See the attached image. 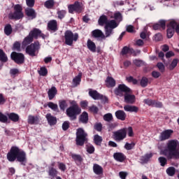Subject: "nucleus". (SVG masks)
<instances>
[{
    "instance_id": "1",
    "label": "nucleus",
    "mask_w": 179,
    "mask_h": 179,
    "mask_svg": "<svg viewBox=\"0 0 179 179\" xmlns=\"http://www.w3.org/2000/svg\"><path fill=\"white\" fill-rule=\"evenodd\" d=\"M7 159L8 162H18L22 166H26L27 163V155L24 150L19 148L17 146H12L7 153Z\"/></svg>"
},
{
    "instance_id": "2",
    "label": "nucleus",
    "mask_w": 179,
    "mask_h": 179,
    "mask_svg": "<svg viewBox=\"0 0 179 179\" xmlns=\"http://www.w3.org/2000/svg\"><path fill=\"white\" fill-rule=\"evenodd\" d=\"M99 26H104L106 37H110L114 34V29L118 27V22L115 20H108V17L106 15H102L98 20Z\"/></svg>"
},
{
    "instance_id": "3",
    "label": "nucleus",
    "mask_w": 179,
    "mask_h": 179,
    "mask_svg": "<svg viewBox=\"0 0 179 179\" xmlns=\"http://www.w3.org/2000/svg\"><path fill=\"white\" fill-rule=\"evenodd\" d=\"M132 90L124 84H120L114 90V94L119 97L124 96V101L127 104H134L135 103V95L130 94Z\"/></svg>"
},
{
    "instance_id": "4",
    "label": "nucleus",
    "mask_w": 179,
    "mask_h": 179,
    "mask_svg": "<svg viewBox=\"0 0 179 179\" xmlns=\"http://www.w3.org/2000/svg\"><path fill=\"white\" fill-rule=\"evenodd\" d=\"M178 145L179 143L177 140H170L168 141L166 148L164 150V155L166 156L168 160H171V159L178 160L179 150H177Z\"/></svg>"
},
{
    "instance_id": "5",
    "label": "nucleus",
    "mask_w": 179,
    "mask_h": 179,
    "mask_svg": "<svg viewBox=\"0 0 179 179\" xmlns=\"http://www.w3.org/2000/svg\"><path fill=\"white\" fill-rule=\"evenodd\" d=\"M70 106L66 109V114L69 117L71 121H75L78 118V115L82 113V108L79 107L78 102L75 100L69 101Z\"/></svg>"
},
{
    "instance_id": "6",
    "label": "nucleus",
    "mask_w": 179,
    "mask_h": 179,
    "mask_svg": "<svg viewBox=\"0 0 179 179\" xmlns=\"http://www.w3.org/2000/svg\"><path fill=\"white\" fill-rule=\"evenodd\" d=\"M14 12L10 13L8 14V19L10 20H20L24 17V14L23 13V7L20 4H15L13 6Z\"/></svg>"
},
{
    "instance_id": "7",
    "label": "nucleus",
    "mask_w": 179,
    "mask_h": 179,
    "mask_svg": "<svg viewBox=\"0 0 179 179\" xmlns=\"http://www.w3.org/2000/svg\"><path fill=\"white\" fill-rule=\"evenodd\" d=\"M76 142L77 146H83L87 143V133L83 128H78L76 131Z\"/></svg>"
},
{
    "instance_id": "8",
    "label": "nucleus",
    "mask_w": 179,
    "mask_h": 179,
    "mask_svg": "<svg viewBox=\"0 0 179 179\" xmlns=\"http://www.w3.org/2000/svg\"><path fill=\"white\" fill-rule=\"evenodd\" d=\"M39 50L40 42L36 41L34 43H31L26 47L25 52L29 55V57H37V54H38Z\"/></svg>"
},
{
    "instance_id": "9",
    "label": "nucleus",
    "mask_w": 179,
    "mask_h": 179,
    "mask_svg": "<svg viewBox=\"0 0 179 179\" xmlns=\"http://www.w3.org/2000/svg\"><path fill=\"white\" fill-rule=\"evenodd\" d=\"M78 38H79L78 33L73 34V32L71 30H67L64 33V40L66 45H73V41H78Z\"/></svg>"
},
{
    "instance_id": "10",
    "label": "nucleus",
    "mask_w": 179,
    "mask_h": 179,
    "mask_svg": "<svg viewBox=\"0 0 179 179\" xmlns=\"http://www.w3.org/2000/svg\"><path fill=\"white\" fill-rule=\"evenodd\" d=\"M12 61H14L17 65H23L24 64V55L22 52H12L10 54Z\"/></svg>"
},
{
    "instance_id": "11",
    "label": "nucleus",
    "mask_w": 179,
    "mask_h": 179,
    "mask_svg": "<svg viewBox=\"0 0 179 179\" xmlns=\"http://www.w3.org/2000/svg\"><path fill=\"white\" fill-rule=\"evenodd\" d=\"M69 13L73 14V12L76 13H82L83 12V5L82 3L76 1L73 4H70L68 6Z\"/></svg>"
},
{
    "instance_id": "12",
    "label": "nucleus",
    "mask_w": 179,
    "mask_h": 179,
    "mask_svg": "<svg viewBox=\"0 0 179 179\" xmlns=\"http://www.w3.org/2000/svg\"><path fill=\"white\" fill-rule=\"evenodd\" d=\"M115 140L120 142L127 138V128L120 129L113 134Z\"/></svg>"
},
{
    "instance_id": "13",
    "label": "nucleus",
    "mask_w": 179,
    "mask_h": 179,
    "mask_svg": "<svg viewBox=\"0 0 179 179\" xmlns=\"http://www.w3.org/2000/svg\"><path fill=\"white\" fill-rule=\"evenodd\" d=\"M29 34L31 36V37L34 40V38H35V40H37V38H38V37H41L43 40L45 39V34H43V32H41V30H40L39 29H37V28L33 29L31 31H30Z\"/></svg>"
},
{
    "instance_id": "14",
    "label": "nucleus",
    "mask_w": 179,
    "mask_h": 179,
    "mask_svg": "<svg viewBox=\"0 0 179 179\" xmlns=\"http://www.w3.org/2000/svg\"><path fill=\"white\" fill-rule=\"evenodd\" d=\"M47 30L48 31H52V33H55V31H58V22L55 20H51L48 22Z\"/></svg>"
},
{
    "instance_id": "15",
    "label": "nucleus",
    "mask_w": 179,
    "mask_h": 179,
    "mask_svg": "<svg viewBox=\"0 0 179 179\" xmlns=\"http://www.w3.org/2000/svg\"><path fill=\"white\" fill-rule=\"evenodd\" d=\"M173 131L172 129H167L162 131L159 136V141L163 142V141H167V139H170V137L171 135H173Z\"/></svg>"
},
{
    "instance_id": "16",
    "label": "nucleus",
    "mask_w": 179,
    "mask_h": 179,
    "mask_svg": "<svg viewBox=\"0 0 179 179\" xmlns=\"http://www.w3.org/2000/svg\"><path fill=\"white\" fill-rule=\"evenodd\" d=\"M25 15L31 20L37 17V13H36V10L32 8H27L25 9Z\"/></svg>"
},
{
    "instance_id": "17",
    "label": "nucleus",
    "mask_w": 179,
    "mask_h": 179,
    "mask_svg": "<svg viewBox=\"0 0 179 179\" xmlns=\"http://www.w3.org/2000/svg\"><path fill=\"white\" fill-rule=\"evenodd\" d=\"M121 54L122 55H127V54L133 55V57H136V52L132 48H129L128 46H124L122 49Z\"/></svg>"
},
{
    "instance_id": "18",
    "label": "nucleus",
    "mask_w": 179,
    "mask_h": 179,
    "mask_svg": "<svg viewBox=\"0 0 179 179\" xmlns=\"http://www.w3.org/2000/svg\"><path fill=\"white\" fill-rule=\"evenodd\" d=\"M113 159H115L116 162L123 163V162L127 160V156H125V155H124L122 152H115L113 154Z\"/></svg>"
},
{
    "instance_id": "19",
    "label": "nucleus",
    "mask_w": 179,
    "mask_h": 179,
    "mask_svg": "<svg viewBox=\"0 0 179 179\" xmlns=\"http://www.w3.org/2000/svg\"><path fill=\"white\" fill-rule=\"evenodd\" d=\"M71 157L77 166H80L82 163H83V157H82V155L71 153Z\"/></svg>"
},
{
    "instance_id": "20",
    "label": "nucleus",
    "mask_w": 179,
    "mask_h": 179,
    "mask_svg": "<svg viewBox=\"0 0 179 179\" xmlns=\"http://www.w3.org/2000/svg\"><path fill=\"white\" fill-rule=\"evenodd\" d=\"M92 36L94 37V38H107L106 36V34L103 33L101 30L100 29H94V31H92Z\"/></svg>"
},
{
    "instance_id": "21",
    "label": "nucleus",
    "mask_w": 179,
    "mask_h": 179,
    "mask_svg": "<svg viewBox=\"0 0 179 179\" xmlns=\"http://www.w3.org/2000/svg\"><path fill=\"white\" fill-rule=\"evenodd\" d=\"M45 118L50 127L57 125V117L53 116L52 115H51V113H48L45 115Z\"/></svg>"
},
{
    "instance_id": "22",
    "label": "nucleus",
    "mask_w": 179,
    "mask_h": 179,
    "mask_svg": "<svg viewBox=\"0 0 179 179\" xmlns=\"http://www.w3.org/2000/svg\"><path fill=\"white\" fill-rule=\"evenodd\" d=\"M154 30H160L161 29H162L163 30H164V29H166V20H160L158 23L155 24L152 26Z\"/></svg>"
},
{
    "instance_id": "23",
    "label": "nucleus",
    "mask_w": 179,
    "mask_h": 179,
    "mask_svg": "<svg viewBox=\"0 0 179 179\" xmlns=\"http://www.w3.org/2000/svg\"><path fill=\"white\" fill-rule=\"evenodd\" d=\"M34 39L31 37V36L29 34L28 36H27L22 43V48H26V47H27V45H29V44H31L32 41H34Z\"/></svg>"
},
{
    "instance_id": "24",
    "label": "nucleus",
    "mask_w": 179,
    "mask_h": 179,
    "mask_svg": "<svg viewBox=\"0 0 179 179\" xmlns=\"http://www.w3.org/2000/svg\"><path fill=\"white\" fill-rule=\"evenodd\" d=\"M88 94L94 100H99L101 94L99 93L96 90L89 89Z\"/></svg>"
},
{
    "instance_id": "25",
    "label": "nucleus",
    "mask_w": 179,
    "mask_h": 179,
    "mask_svg": "<svg viewBox=\"0 0 179 179\" xmlns=\"http://www.w3.org/2000/svg\"><path fill=\"white\" fill-rule=\"evenodd\" d=\"M115 115L117 120H120V121H125L127 118V113L124 110H117L115 113Z\"/></svg>"
},
{
    "instance_id": "26",
    "label": "nucleus",
    "mask_w": 179,
    "mask_h": 179,
    "mask_svg": "<svg viewBox=\"0 0 179 179\" xmlns=\"http://www.w3.org/2000/svg\"><path fill=\"white\" fill-rule=\"evenodd\" d=\"M79 122L82 124H87L89 122V114L87 112L84 111L79 117Z\"/></svg>"
},
{
    "instance_id": "27",
    "label": "nucleus",
    "mask_w": 179,
    "mask_h": 179,
    "mask_svg": "<svg viewBox=\"0 0 179 179\" xmlns=\"http://www.w3.org/2000/svg\"><path fill=\"white\" fill-rule=\"evenodd\" d=\"M93 171L96 176H101L103 173V167L97 164H94Z\"/></svg>"
},
{
    "instance_id": "28",
    "label": "nucleus",
    "mask_w": 179,
    "mask_h": 179,
    "mask_svg": "<svg viewBox=\"0 0 179 179\" xmlns=\"http://www.w3.org/2000/svg\"><path fill=\"white\" fill-rule=\"evenodd\" d=\"M27 122L30 125H37V124L39 122L38 117L29 115L28 116Z\"/></svg>"
},
{
    "instance_id": "29",
    "label": "nucleus",
    "mask_w": 179,
    "mask_h": 179,
    "mask_svg": "<svg viewBox=\"0 0 179 179\" xmlns=\"http://www.w3.org/2000/svg\"><path fill=\"white\" fill-rule=\"evenodd\" d=\"M105 83L106 87H115L116 82L113 77L108 76Z\"/></svg>"
},
{
    "instance_id": "30",
    "label": "nucleus",
    "mask_w": 179,
    "mask_h": 179,
    "mask_svg": "<svg viewBox=\"0 0 179 179\" xmlns=\"http://www.w3.org/2000/svg\"><path fill=\"white\" fill-rule=\"evenodd\" d=\"M124 110L129 113H138V111H139V108L136 106L125 105L124 106Z\"/></svg>"
},
{
    "instance_id": "31",
    "label": "nucleus",
    "mask_w": 179,
    "mask_h": 179,
    "mask_svg": "<svg viewBox=\"0 0 179 179\" xmlns=\"http://www.w3.org/2000/svg\"><path fill=\"white\" fill-rule=\"evenodd\" d=\"M8 120L13 121V122H18L19 120H20V117L17 113H10L8 114Z\"/></svg>"
},
{
    "instance_id": "32",
    "label": "nucleus",
    "mask_w": 179,
    "mask_h": 179,
    "mask_svg": "<svg viewBox=\"0 0 179 179\" xmlns=\"http://www.w3.org/2000/svg\"><path fill=\"white\" fill-rule=\"evenodd\" d=\"M57 90L55 87H52L48 92L49 100H52L57 96Z\"/></svg>"
},
{
    "instance_id": "33",
    "label": "nucleus",
    "mask_w": 179,
    "mask_h": 179,
    "mask_svg": "<svg viewBox=\"0 0 179 179\" xmlns=\"http://www.w3.org/2000/svg\"><path fill=\"white\" fill-rule=\"evenodd\" d=\"M87 47L92 52H96V43L92 40L88 39L87 41Z\"/></svg>"
},
{
    "instance_id": "34",
    "label": "nucleus",
    "mask_w": 179,
    "mask_h": 179,
    "mask_svg": "<svg viewBox=\"0 0 179 179\" xmlns=\"http://www.w3.org/2000/svg\"><path fill=\"white\" fill-rule=\"evenodd\" d=\"M48 174L49 177H51L52 179L55 178L58 176V171L54 167H49Z\"/></svg>"
},
{
    "instance_id": "35",
    "label": "nucleus",
    "mask_w": 179,
    "mask_h": 179,
    "mask_svg": "<svg viewBox=\"0 0 179 179\" xmlns=\"http://www.w3.org/2000/svg\"><path fill=\"white\" fill-rule=\"evenodd\" d=\"M153 155L152 153L150 154H146L144 156H142L140 159L142 164H146L149 160H150L151 157H152Z\"/></svg>"
},
{
    "instance_id": "36",
    "label": "nucleus",
    "mask_w": 179,
    "mask_h": 179,
    "mask_svg": "<svg viewBox=\"0 0 179 179\" xmlns=\"http://www.w3.org/2000/svg\"><path fill=\"white\" fill-rule=\"evenodd\" d=\"M94 141L95 145L97 146H101V142H103V137L100 136L99 134H96L94 136Z\"/></svg>"
},
{
    "instance_id": "37",
    "label": "nucleus",
    "mask_w": 179,
    "mask_h": 179,
    "mask_svg": "<svg viewBox=\"0 0 179 179\" xmlns=\"http://www.w3.org/2000/svg\"><path fill=\"white\" fill-rule=\"evenodd\" d=\"M12 31H13L12 25L10 24H6L4 27V34L6 36H10V34H12Z\"/></svg>"
},
{
    "instance_id": "38",
    "label": "nucleus",
    "mask_w": 179,
    "mask_h": 179,
    "mask_svg": "<svg viewBox=\"0 0 179 179\" xmlns=\"http://www.w3.org/2000/svg\"><path fill=\"white\" fill-rule=\"evenodd\" d=\"M59 106L62 111H65L66 107H68V103L66 102V100L63 99L59 101Z\"/></svg>"
},
{
    "instance_id": "39",
    "label": "nucleus",
    "mask_w": 179,
    "mask_h": 179,
    "mask_svg": "<svg viewBox=\"0 0 179 179\" xmlns=\"http://www.w3.org/2000/svg\"><path fill=\"white\" fill-rule=\"evenodd\" d=\"M0 61L2 62H8V55L3 51V50L0 49Z\"/></svg>"
},
{
    "instance_id": "40",
    "label": "nucleus",
    "mask_w": 179,
    "mask_h": 179,
    "mask_svg": "<svg viewBox=\"0 0 179 179\" xmlns=\"http://www.w3.org/2000/svg\"><path fill=\"white\" fill-rule=\"evenodd\" d=\"M54 5H55V1H54V0H47L44 3V6L45 8H47V9H52Z\"/></svg>"
},
{
    "instance_id": "41",
    "label": "nucleus",
    "mask_w": 179,
    "mask_h": 179,
    "mask_svg": "<svg viewBox=\"0 0 179 179\" xmlns=\"http://www.w3.org/2000/svg\"><path fill=\"white\" fill-rule=\"evenodd\" d=\"M80 82H82V75L78 74L76 78L73 79V83L75 87L80 85Z\"/></svg>"
},
{
    "instance_id": "42",
    "label": "nucleus",
    "mask_w": 179,
    "mask_h": 179,
    "mask_svg": "<svg viewBox=\"0 0 179 179\" xmlns=\"http://www.w3.org/2000/svg\"><path fill=\"white\" fill-rule=\"evenodd\" d=\"M57 14L58 19H60V20H62V19H64V17H65V16L66 15V10H57Z\"/></svg>"
},
{
    "instance_id": "43",
    "label": "nucleus",
    "mask_w": 179,
    "mask_h": 179,
    "mask_svg": "<svg viewBox=\"0 0 179 179\" xmlns=\"http://www.w3.org/2000/svg\"><path fill=\"white\" fill-rule=\"evenodd\" d=\"M166 173L169 177H173L176 174V168L174 166H170L166 169Z\"/></svg>"
},
{
    "instance_id": "44",
    "label": "nucleus",
    "mask_w": 179,
    "mask_h": 179,
    "mask_svg": "<svg viewBox=\"0 0 179 179\" xmlns=\"http://www.w3.org/2000/svg\"><path fill=\"white\" fill-rule=\"evenodd\" d=\"M20 47H21L20 42L15 41L13 45V50L14 51H17V52H20V51H22V49H20Z\"/></svg>"
},
{
    "instance_id": "45",
    "label": "nucleus",
    "mask_w": 179,
    "mask_h": 179,
    "mask_svg": "<svg viewBox=\"0 0 179 179\" xmlns=\"http://www.w3.org/2000/svg\"><path fill=\"white\" fill-rule=\"evenodd\" d=\"M148 83H149V79H148V78L146 77H142L140 81V85L141 87H146Z\"/></svg>"
},
{
    "instance_id": "46",
    "label": "nucleus",
    "mask_w": 179,
    "mask_h": 179,
    "mask_svg": "<svg viewBox=\"0 0 179 179\" xmlns=\"http://www.w3.org/2000/svg\"><path fill=\"white\" fill-rule=\"evenodd\" d=\"M38 74L40 76H47L48 75V70L45 67H41L40 71H38Z\"/></svg>"
},
{
    "instance_id": "47",
    "label": "nucleus",
    "mask_w": 179,
    "mask_h": 179,
    "mask_svg": "<svg viewBox=\"0 0 179 179\" xmlns=\"http://www.w3.org/2000/svg\"><path fill=\"white\" fill-rule=\"evenodd\" d=\"M94 129L97 131V132H101V131H103V124H101V122L95 123L94 125Z\"/></svg>"
},
{
    "instance_id": "48",
    "label": "nucleus",
    "mask_w": 179,
    "mask_h": 179,
    "mask_svg": "<svg viewBox=\"0 0 179 179\" xmlns=\"http://www.w3.org/2000/svg\"><path fill=\"white\" fill-rule=\"evenodd\" d=\"M174 28H168L166 30V34L168 38H171L174 36Z\"/></svg>"
},
{
    "instance_id": "49",
    "label": "nucleus",
    "mask_w": 179,
    "mask_h": 179,
    "mask_svg": "<svg viewBox=\"0 0 179 179\" xmlns=\"http://www.w3.org/2000/svg\"><path fill=\"white\" fill-rule=\"evenodd\" d=\"M103 120L106 121V122H111L113 121V114L106 113L103 115Z\"/></svg>"
},
{
    "instance_id": "50",
    "label": "nucleus",
    "mask_w": 179,
    "mask_h": 179,
    "mask_svg": "<svg viewBox=\"0 0 179 179\" xmlns=\"http://www.w3.org/2000/svg\"><path fill=\"white\" fill-rule=\"evenodd\" d=\"M48 107L51 108L53 111H58V105L57 103H54L53 102H49L48 103Z\"/></svg>"
},
{
    "instance_id": "51",
    "label": "nucleus",
    "mask_w": 179,
    "mask_h": 179,
    "mask_svg": "<svg viewBox=\"0 0 179 179\" xmlns=\"http://www.w3.org/2000/svg\"><path fill=\"white\" fill-rule=\"evenodd\" d=\"M0 122L3 124H6L8 122V116L0 112Z\"/></svg>"
},
{
    "instance_id": "52",
    "label": "nucleus",
    "mask_w": 179,
    "mask_h": 179,
    "mask_svg": "<svg viewBox=\"0 0 179 179\" xmlns=\"http://www.w3.org/2000/svg\"><path fill=\"white\" fill-rule=\"evenodd\" d=\"M177 64H178V59H173L169 66L170 71H173L176 68V66H177Z\"/></svg>"
},
{
    "instance_id": "53",
    "label": "nucleus",
    "mask_w": 179,
    "mask_h": 179,
    "mask_svg": "<svg viewBox=\"0 0 179 179\" xmlns=\"http://www.w3.org/2000/svg\"><path fill=\"white\" fill-rule=\"evenodd\" d=\"M157 68H158L159 72H162V73H164L166 71V67L164 66V64L162 62H158L157 64Z\"/></svg>"
},
{
    "instance_id": "54",
    "label": "nucleus",
    "mask_w": 179,
    "mask_h": 179,
    "mask_svg": "<svg viewBox=\"0 0 179 179\" xmlns=\"http://www.w3.org/2000/svg\"><path fill=\"white\" fill-rule=\"evenodd\" d=\"M135 148V143L132 142L131 143H126L124 145V149L126 150H132Z\"/></svg>"
},
{
    "instance_id": "55",
    "label": "nucleus",
    "mask_w": 179,
    "mask_h": 179,
    "mask_svg": "<svg viewBox=\"0 0 179 179\" xmlns=\"http://www.w3.org/2000/svg\"><path fill=\"white\" fill-rule=\"evenodd\" d=\"M177 26H178V23H177L176 20L171 21L168 24V27L169 29H173V30H176V28L177 27Z\"/></svg>"
},
{
    "instance_id": "56",
    "label": "nucleus",
    "mask_w": 179,
    "mask_h": 179,
    "mask_svg": "<svg viewBox=\"0 0 179 179\" xmlns=\"http://www.w3.org/2000/svg\"><path fill=\"white\" fill-rule=\"evenodd\" d=\"M158 160L162 167H164L167 164V159L164 157H159Z\"/></svg>"
},
{
    "instance_id": "57",
    "label": "nucleus",
    "mask_w": 179,
    "mask_h": 179,
    "mask_svg": "<svg viewBox=\"0 0 179 179\" xmlns=\"http://www.w3.org/2000/svg\"><path fill=\"white\" fill-rule=\"evenodd\" d=\"M69 127H71L69 121H65L63 122L62 128L63 131H68V129H69Z\"/></svg>"
},
{
    "instance_id": "58",
    "label": "nucleus",
    "mask_w": 179,
    "mask_h": 179,
    "mask_svg": "<svg viewBox=\"0 0 179 179\" xmlns=\"http://www.w3.org/2000/svg\"><path fill=\"white\" fill-rule=\"evenodd\" d=\"M57 167L63 172L66 171V165H65V164L63 162H57Z\"/></svg>"
},
{
    "instance_id": "59",
    "label": "nucleus",
    "mask_w": 179,
    "mask_h": 179,
    "mask_svg": "<svg viewBox=\"0 0 179 179\" xmlns=\"http://www.w3.org/2000/svg\"><path fill=\"white\" fill-rule=\"evenodd\" d=\"M127 80L129 83H133V85H138V80L134 78V77L132 76L127 77Z\"/></svg>"
},
{
    "instance_id": "60",
    "label": "nucleus",
    "mask_w": 179,
    "mask_h": 179,
    "mask_svg": "<svg viewBox=\"0 0 179 179\" xmlns=\"http://www.w3.org/2000/svg\"><path fill=\"white\" fill-rule=\"evenodd\" d=\"M143 103H145V104H147V106L153 107V106L155 105V100L147 99H144Z\"/></svg>"
},
{
    "instance_id": "61",
    "label": "nucleus",
    "mask_w": 179,
    "mask_h": 179,
    "mask_svg": "<svg viewBox=\"0 0 179 179\" xmlns=\"http://www.w3.org/2000/svg\"><path fill=\"white\" fill-rule=\"evenodd\" d=\"M89 110L91 113H93V114H97L99 113V108L94 105L90 106Z\"/></svg>"
},
{
    "instance_id": "62",
    "label": "nucleus",
    "mask_w": 179,
    "mask_h": 179,
    "mask_svg": "<svg viewBox=\"0 0 179 179\" xmlns=\"http://www.w3.org/2000/svg\"><path fill=\"white\" fill-rule=\"evenodd\" d=\"M126 30H127V33L134 34V33L136 32V31H135V27H134V26H132V25H127Z\"/></svg>"
},
{
    "instance_id": "63",
    "label": "nucleus",
    "mask_w": 179,
    "mask_h": 179,
    "mask_svg": "<svg viewBox=\"0 0 179 179\" xmlns=\"http://www.w3.org/2000/svg\"><path fill=\"white\" fill-rule=\"evenodd\" d=\"M80 106L83 110H85V108H87V106H89V102L87 101H81L80 103Z\"/></svg>"
},
{
    "instance_id": "64",
    "label": "nucleus",
    "mask_w": 179,
    "mask_h": 179,
    "mask_svg": "<svg viewBox=\"0 0 179 179\" xmlns=\"http://www.w3.org/2000/svg\"><path fill=\"white\" fill-rule=\"evenodd\" d=\"M155 40L156 41H162L163 40V36L162 35V34L158 33V34H155Z\"/></svg>"
}]
</instances>
